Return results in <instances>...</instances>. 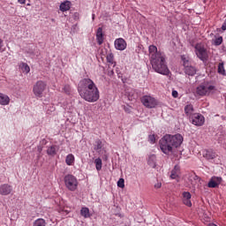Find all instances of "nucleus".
Wrapping results in <instances>:
<instances>
[{
    "label": "nucleus",
    "mask_w": 226,
    "mask_h": 226,
    "mask_svg": "<svg viewBox=\"0 0 226 226\" xmlns=\"http://www.w3.org/2000/svg\"><path fill=\"white\" fill-rule=\"evenodd\" d=\"M106 59L110 64H114V54L109 53L106 56Z\"/></svg>",
    "instance_id": "nucleus-30"
},
{
    "label": "nucleus",
    "mask_w": 226,
    "mask_h": 226,
    "mask_svg": "<svg viewBox=\"0 0 226 226\" xmlns=\"http://www.w3.org/2000/svg\"><path fill=\"white\" fill-rule=\"evenodd\" d=\"M21 69L23 73H29V72H31V68L29 67V65H27V64H23Z\"/></svg>",
    "instance_id": "nucleus-29"
},
{
    "label": "nucleus",
    "mask_w": 226,
    "mask_h": 226,
    "mask_svg": "<svg viewBox=\"0 0 226 226\" xmlns=\"http://www.w3.org/2000/svg\"><path fill=\"white\" fill-rule=\"evenodd\" d=\"M181 59L183 61V66H184V72L185 75H189L190 77H193L195 73H197V69L190 64V59L188 56L183 55L181 56Z\"/></svg>",
    "instance_id": "nucleus-6"
},
{
    "label": "nucleus",
    "mask_w": 226,
    "mask_h": 226,
    "mask_svg": "<svg viewBox=\"0 0 226 226\" xmlns=\"http://www.w3.org/2000/svg\"><path fill=\"white\" fill-rule=\"evenodd\" d=\"M72 8V2L64 1L60 4V11H68Z\"/></svg>",
    "instance_id": "nucleus-20"
},
{
    "label": "nucleus",
    "mask_w": 226,
    "mask_h": 226,
    "mask_svg": "<svg viewBox=\"0 0 226 226\" xmlns=\"http://www.w3.org/2000/svg\"><path fill=\"white\" fill-rule=\"evenodd\" d=\"M118 188H124V178H119L117 181Z\"/></svg>",
    "instance_id": "nucleus-34"
},
{
    "label": "nucleus",
    "mask_w": 226,
    "mask_h": 226,
    "mask_svg": "<svg viewBox=\"0 0 226 226\" xmlns=\"http://www.w3.org/2000/svg\"><path fill=\"white\" fill-rule=\"evenodd\" d=\"M78 93L88 103H94L100 100V90L96 83L89 78H84L79 82Z\"/></svg>",
    "instance_id": "nucleus-1"
},
{
    "label": "nucleus",
    "mask_w": 226,
    "mask_h": 226,
    "mask_svg": "<svg viewBox=\"0 0 226 226\" xmlns=\"http://www.w3.org/2000/svg\"><path fill=\"white\" fill-rule=\"evenodd\" d=\"M80 215L85 218H91V214L89 213V209L87 207H82L80 210Z\"/></svg>",
    "instance_id": "nucleus-23"
},
{
    "label": "nucleus",
    "mask_w": 226,
    "mask_h": 226,
    "mask_svg": "<svg viewBox=\"0 0 226 226\" xmlns=\"http://www.w3.org/2000/svg\"><path fill=\"white\" fill-rule=\"evenodd\" d=\"M37 151H38V153H41V151H43V147H41V146H38Z\"/></svg>",
    "instance_id": "nucleus-41"
},
{
    "label": "nucleus",
    "mask_w": 226,
    "mask_h": 226,
    "mask_svg": "<svg viewBox=\"0 0 226 226\" xmlns=\"http://www.w3.org/2000/svg\"><path fill=\"white\" fill-rule=\"evenodd\" d=\"M103 29L99 27L96 32V41L98 45H102L103 43Z\"/></svg>",
    "instance_id": "nucleus-17"
},
{
    "label": "nucleus",
    "mask_w": 226,
    "mask_h": 226,
    "mask_svg": "<svg viewBox=\"0 0 226 226\" xmlns=\"http://www.w3.org/2000/svg\"><path fill=\"white\" fill-rule=\"evenodd\" d=\"M20 4H26V1H20Z\"/></svg>",
    "instance_id": "nucleus-43"
},
{
    "label": "nucleus",
    "mask_w": 226,
    "mask_h": 226,
    "mask_svg": "<svg viewBox=\"0 0 226 226\" xmlns=\"http://www.w3.org/2000/svg\"><path fill=\"white\" fill-rule=\"evenodd\" d=\"M172 96H173V98H177V96H179V94L177 93V91L173 90L172 91Z\"/></svg>",
    "instance_id": "nucleus-38"
},
{
    "label": "nucleus",
    "mask_w": 226,
    "mask_h": 226,
    "mask_svg": "<svg viewBox=\"0 0 226 226\" xmlns=\"http://www.w3.org/2000/svg\"><path fill=\"white\" fill-rule=\"evenodd\" d=\"M148 142H150V144H154L156 142V136H154V134H150L148 136Z\"/></svg>",
    "instance_id": "nucleus-32"
},
{
    "label": "nucleus",
    "mask_w": 226,
    "mask_h": 226,
    "mask_svg": "<svg viewBox=\"0 0 226 226\" xmlns=\"http://www.w3.org/2000/svg\"><path fill=\"white\" fill-rule=\"evenodd\" d=\"M128 98H129L130 102H133V100H137V94H135V91L132 90L129 93Z\"/></svg>",
    "instance_id": "nucleus-31"
},
{
    "label": "nucleus",
    "mask_w": 226,
    "mask_h": 226,
    "mask_svg": "<svg viewBox=\"0 0 226 226\" xmlns=\"http://www.w3.org/2000/svg\"><path fill=\"white\" fill-rule=\"evenodd\" d=\"M141 103L147 109H155V107L158 105V101L151 95H144L141 98Z\"/></svg>",
    "instance_id": "nucleus-8"
},
{
    "label": "nucleus",
    "mask_w": 226,
    "mask_h": 226,
    "mask_svg": "<svg viewBox=\"0 0 226 226\" xmlns=\"http://www.w3.org/2000/svg\"><path fill=\"white\" fill-rule=\"evenodd\" d=\"M47 89V82L43 80H38L33 87V93L35 98H43V93Z\"/></svg>",
    "instance_id": "nucleus-7"
},
{
    "label": "nucleus",
    "mask_w": 226,
    "mask_h": 226,
    "mask_svg": "<svg viewBox=\"0 0 226 226\" xmlns=\"http://www.w3.org/2000/svg\"><path fill=\"white\" fill-rule=\"evenodd\" d=\"M202 154L203 158L207 160H215L216 158V153L213 150H204Z\"/></svg>",
    "instance_id": "nucleus-16"
},
{
    "label": "nucleus",
    "mask_w": 226,
    "mask_h": 226,
    "mask_svg": "<svg viewBox=\"0 0 226 226\" xmlns=\"http://www.w3.org/2000/svg\"><path fill=\"white\" fill-rule=\"evenodd\" d=\"M183 136L179 133L175 135L165 134L159 140L160 149L164 154H172L174 150L177 149L183 144Z\"/></svg>",
    "instance_id": "nucleus-3"
},
{
    "label": "nucleus",
    "mask_w": 226,
    "mask_h": 226,
    "mask_svg": "<svg viewBox=\"0 0 226 226\" xmlns=\"http://www.w3.org/2000/svg\"><path fill=\"white\" fill-rule=\"evenodd\" d=\"M65 188L69 190V192H75L79 187V180L73 175H66L64 178Z\"/></svg>",
    "instance_id": "nucleus-5"
},
{
    "label": "nucleus",
    "mask_w": 226,
    "mask_h": 226,
    "mask_svg": "<svg viewBox=\"0 0 226 226\" xmlns=\"http://www.w3.org/2000/svg\"><path fill=\"white\" fill-rule=\"evenodd\" d=\"M223 42V37L222 36H220L218 38H216L215 40V45H222V43Z\"/></svg>",
    "instance_id": "nucleus-33"
},
{
    "label": "nucleus",
    "mask_w": 226,
    "mask_h": 226,
    "mask_svg": "<svg viewBox=\"0 0 226 226\" xmlns=\"http://www.w3.org/2000/svg\"><path fill=\"white\" fill-rule=\"evenodd\" d=\"M148 52L153 70L156 73H160V75H170V70H169V66L167 65L165 53L158 51V48L154 45L149 46Z\"/></svg>",
    "instance_id": "nucleus-2"
},
{
    "label": "nucleus",
    "mask_w": 226,
    "mask_h": 226,
    "mask_svg": "<svg viewBox=\"0 0 226 226\" xmlns=\"http://www.w3.org/2000/svg\"><path fill=\"white\" fill-rule=\"evenodd\" d=\"M103 147V144L102 142V140L100 139H97L95 141V144H94V150L97 152V153H100V151H102V148Z\"/></svg>",
    "instance_id": "nucleus-24"
},
{
    "label": "nucleus",
    "mask_w": 226,
    "mask_h": 226,
    "mask_svg": "<svg viewBox=\"0 0 226 226\" xmlns=\"http://www.w3.org/2000/svg\"><path fill=\"white\" fill-rule=\"evenodd\" d=\"M182 201L187 207H192V194L190 192H184L182 193Z\"/></svg>",
    "instance_id": "nucleus-14"
},
{
    "label": "nucleus",
    "mask_w": 226,
    "mask_h": 226,
    "mask_svg": "<svg viewBox=\"0 0 226 226\" xmlns=\"http://www.w3.org/2000/svg\"><path fill=\"white\" fill-rule=\"evenodd\" d=\"M154 188H156L157 190L159 188H162V182L157 181V183L154 185Z\"/></svg>",
    "instance_id": "nucleus-39"
},
{
    "label": "nucleus",
    "mask_w": 226,
    "mask_h": 226,
    "mask_svg": "<svg viewBox=\"0 0 226 226\" xmlns=\"http://www.w3.org/2000/svg\"><path fill=\"white\" fill-rule=\"evenodd\" d=\"M13 192V187L8 184L0 185V195H10Z\"/></svg>",
    "instance_id": "nucleus-12"
},
{
    "label": "nucleus",
    "mask_w": 226,
    "mask_h": 226,
    "mask_svg": "<svg viewBox=\"0 0 226 226\" xmlns=\"http://www.w3.org/2000/svg\"><path fill=\"white\" fill-rule=\"evenodd\" d=\"M65 213H66V215H68L69 212L67 210H65Z\"/></svg>",
    "instance_id": "nucleus-44"
},
{
    "label": "nucleus",
    "mask_w": 226,
    "mask_h": 226,
    "mask_svg": "<svg viewBox=\"0 0 226 226\" xmlns=\"http://www.w3.org/2000/svg\"><path fill=\"white\" fill-rule=\"evenodd\" d=\"M185 112L186 114V116L190 118H192L193 117V113L194 112V109H193V105L192 104H187L185 107Z\"/></svg>",
    "instance_id": "nucleus-19"
},
{
    "label": "nucleus",
    "mask_w": 226,
    "mask_h": 226,
    "mask_svg": "<svg viewBox=\"0 0 226 226\" xmlns=\"http://www.w3.org/2000/svg\"><path fill=\"white\" fill-rule=\"evenodd\" d=\"M147 163L152 169H154L156 167V155L152 154L148 157Z\"/></svg>",
    "instance_id": "nucleus-22"
},
{
    "label": "nucleus",
    "mask_w": 226,
    "mask_h": 226,
    "mask_svg": "<svg viewBox=\"0 0 226 226\" xmlns=\"http://www.w3.org/2000/svg\"><path fill=\"white\" fill-rule=\"evenodd\" d=\"M6 50V47L4 46V42L0 39V52H4Z\"/></svg>",
    "instance_id": "nucleus-35"
},
{
    "label": "nucleus",
    "mask_w": 226,
    "mask_h": 226,
    "mask_svg": "<svg viewBox=\"0 0 226 226\" xmlns=\"http://www.w3.org/2000/svg\"><path fill=\"white\" fill-rule=\"evenodd\" d=\"M222 31H226V19L222 26Z\"/></svg>",
    "instance_id": "nucleus-40"
},
{
    "label": "nucleus",
    "mask_w": 226,
    "mask_h": 226,
    "mask_svg": "<svg viewBox=\"0 0 226 226\" xmlns=\"http://www.w3.org/2000/svg\"><path fill=\"white\" fill-rule=\"evenodd\" d=\"M34 226H47V222L42 218H39L34 221Z\"/></svg>",
    "instance_id": "nucleus-25"
},
{
    "label": "nucleus",
    "mask_w": 226,
    "mask_h": 226,
    "mask_svg": "<svg viewBox=\"0 0 226 226\" xmlns=\"http://www.w3.org/2000/svg\"><path fill=\"white\" fill-rule=\"evenodd\" d=\"M103 158H104L105 160H108V159H109V155H108V154H104Z\"/></svg>",
    "instance_id": "nucleus-42"
},
{
    "label": "nucleus",
    "mask_w": 226,
    "mask_h": 226,
    "mask_svg": "<svg viewBox=\"0 0 226 226\" xmlns=\"http://www.w3.org/2000/svg\"><path fill=\"white\" fill-rule=\"evenodd\" d=\"M191 120L192 124H194L195 126H202V124H204L205 123L204 116L199 113L193 114Z\"/></svg>",
    "instance_id": "nucleus-10"
},
{
    "label": "nucleus",
    "mask_w": 226,
    "mask_h": 226,
    "mask_svg": "<svg viewBox=\"0 0 226 226\" xmlns=\"http://www.w3.org/2000/svg\"><path fill=\"white\" fill-rule=\"evenodd\" d=\"M124 112H127V114H130V112H132V107L124 106Z\"/></svg>",
    "instance_id": "nucleus-36"
},
{
    "label": "nucleus",
    "mask_w": 226,
    "mask_h": 226,
    "mask_svg": "<svg viewBox=\"0 0 226 226\" xmlns=\"http://www.w3.org/2000/svg\"><path fill=\"white\" fill-rule=\"evenodd\" d=\"M94 164H95L96 170L98 171L102 170V159L100 158L95 159Z\"/></svg>",
    "instance_id": "nucleus-26"
},
{
    "label": "nucleus",
    "mask_w": 226,
    "mask_h": 226,
    "mask_svg": "<svg viewBox=\"0 0 226 226\" xmlns=\"http://www.w3.org/2000/svg\"><path fill=\"white\" fill-rule=\"evenodd\" d=\"M179 176H181V168L178 165H176L174 169L171 170L170 178L179 179Z\"/></svg>",
    "instance_id": "nucleus-15"
},
{
    "label": "nucleus",
    "mask_w": 226,
    "mask_h": 226,
    "mask_svg": "<svg viewBox=\"0 0 226 226\" xmlns=\"http://www.w3.org/2000/svg\"><path fill=\"white\" fill-rule=\"evenodd\" d=\"M64 93H70V87L68 86V85H65L64 87Z\"/></svg>",
    "instance_id": "nucleus-37"
},
{
    "label": "nucleus",
    "mask_w": 226,
    "mask_h": 226,
    "mask_svg": "<svg viewBox=\"0 0 226 226\" xmlns=\"http://www.w3.org/2000/svg\"><path fill=\"white\" fill-rule=\"evenodd\" d=\"M223 179L221 177L214 176L210 178L207 184L208 188H218L220 185H222V182Z\"/></svg>",
    "instance_id": "nucleus-11"
},
{
    "label": "nucleus",
    "mask_w": 226,
    "mask_h": 226,
    "mask_svg": "<svg viewBox=\"0 0 226 226\" xmlns=\"http://www.w3.org/2000/svg\"><path fill=\"white\" fill-rule=\"evenodd\" d=\"M195 54L201 61H206L207 59V50L202 44H197L195 46Z\"/></svg>",
    "instance_id": "nucleus-9"
},
{
    "label": "nucleus",
    "mask_w": 226,
    "mask_h": 226,
    "mask_svg": "<svg viewBox=\"0 0 226 226\" xmlns=\"http://www.w3.org/2000/svg\"><path fill=\"white\" fill-rule=\"evenodd\" d=\"M47 153L49 154V156H54V154H56V146H51L49 147Z\"/></svg>",
    "instance_id": "nucleus-28"
},
{
    "label": "nucleus",
    "mask_w": 226,
    "mask_h": 226,
    "mask_svg": "<svg viewBox=\"0 0 226 226\" xmlns=\"http://www.w3.org/2000/svg\"><path fill=\"white\" fill-rule=\"evenodd\" d=\"M0 105H10V97L7 94L0 93Z\"/></svg>",
    "instance_id": "nucleus-18"
},
{
    "label": "nucleus",
    "mask_w": 226,
    "mask_h": 226,
    "mask_svg": "<svg viewBox=\"0 0 226 226\" xmlns=\"http://www.w3.org/2000/svg\"><path fill=\"white\" fill-rule=\"evenodd\" d=\"M114 45L117 50H125L127 47L126 41H124L123 38L116 39Z\"/></svg>",
    "instance_id": "nucleus-13"
},
{
    "label": "nucleus",
    "mask_w": 226,
    "mask_h": 226,
    "mask_svg": "<svg viewBox=\"0 0 226 226\" xmlns=\"http://www.w3.org/2000/svg\"><path fill=\"white\" fill-rule=\"evenodd\" d=\"M65 163L69 166L73 165V163H75V155L69 154L65 158Z\"/></svg>",
    "instance_id": "nucleus-21"
},
{
    "label": "nucleus",
    "mask_w": 226,
    "mask_h": 226,
    "mask_svg": "<svg viewBox=\"0 0 226 226\" xmlns=\"http://www.w3.org/2000/svg\"><path fill=\"white\" fill-rule=\"evenodd\" d=\"M216 91V87L209 82H203L196 88V94L199 96H209Z\"/></svg>",
    "instance_id": "nucleus-4"
},
{
    "label": "nucleus",
    "mask_w": 226,
    "mask_h": 226,
    "mask_svg": "<svg viewBox=\"0 0 226 226\" xmlns=\"http://www.w3.org/2000/svg\"><path fill=\"white\" fill-rule=\"evenodd\" d=\"M218 73H220V75H226L225 67L223 66V63H220L218 64Z\"/></svg>",
    "instance_id": "nucleus-27"
}]
</instances>
